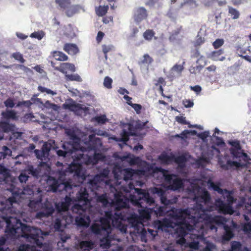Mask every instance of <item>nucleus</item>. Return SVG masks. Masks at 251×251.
Returning a JSON list of instances; mask_svg holds the SVG:
<instances>
[{
  "instance_id": "obj_1",
  "label": "nucleus",
  "mask_w": 251,
  "mask_h": 251,
  "mask_svg": "<svg viewBox=\"0 0 251 251\" xmlns=\"http://www.w3.org/2000/svg\"><path fill=\"white\" fill-rule=\"evenodd\" d=\"M66 133L70 140L64 143L62 145L63 150H57L56 153L58 156L71 157L74 161H79L80 163L74 162L69 165H63V168L58 171V179L50 176L47 183L50 190L53 192L65 191L70 195H66L63 201L55 203L57 212L60 213L67 211L72 205L71 210L73 213L78 215L75 217L77 225L87 227L94 215V208L90 205L88 193L85 188H81L77 191L75 198L72 196L71 193H74V189L77 188L79 185L73 183L70 177L67 178L66 176H72L82 182L84 176L80 163L94 165L102 159V154L97 152L101 150L102 143L100 138H95V134H92L89 136V145H86V147H83L80 144V138L77 132L68 129Z\"/></svg>"
},
{
  "instance_id": "obj_2",
  "label": "nucleus",
  "mask_w": 251,
  "mask_h": 251,
  "mask_svg": "<svg viewBox=\"0 0 251 251\" xmlns=\"http://www.w3.org/2000/svg\"><path fill=\"white\" fill-rule=\"evenodd\" d=\"M129 189H134L137 194V197L129 194L125 196L121 191L112 186H110V195L113 199H109L107 194H102L97 197V205L101 206L102 209L100 210L101 215L104 214V217L100 218L98 221H96L92 226V231L97 234L104 236L100 240V246L103 249H107L110 246L111 239L112 237V227L118 229L121 232L126 233V226L123 223V216L120 210L123 208L129 207L130 204L135 207L133 209L134 214L128 218V222L131 226L139 230L143 225L141 219L136 213L137 212L140 216L148 219L150 215L146 209L144 203L151 205L154 202L153 199L150 196L148 192L139 189L134 188L133 184H129Z\"/></svg>"
},
{
  "instance_id": "obj_3",
  "label": "nucleus",
  "mask_w": 251,
  "mask_h": 251,
  "mask_svg": "<svg viewBox=\"0 0 251 251\" xmlns=\"http://www.w3.org/2000/svg\"><path fill=\"white\" fill-rule=\"evenodd\" d=\"M38 193L34 194L33 191L29 188H25L15 192V194L8 199L0 201V218L6 225L5 232L14 238H19L20 240L29 242L30 244L21 245L17 251H38L36 247H41L42 245L43 235H47L39 229L31 227L21 223L19 218L21 213L19 210V198H29L26 195L33 196L39 195L41 191L37 190Z\"/></svg>"
},
{
  "instance_id": "obj_4",
  "label": "nucleus",
  "mask_w": 251,
  "mask_h": 251,
  "mask_svg": "<svg viewBox=\"0 0 251 251\" xmlns=\"http://www.w3.org/2000/svg\"><path fill=\"white\" fill-rule=\"evenodd\" d=\"M156 174L162 176L165 182L169 185V187L173 190H177L182 186V180L176 175L171 174L168 171L158 168Z\"/></svg>"
},
{
  "instance_id": "obj_5",
  "label": "nucleus",
  "mask_w": 251,
  "mask_h": 251,
  "mask_svg": "<svg viewBox=\"0 0 251 251\" xmlns=\"http://www.w3.org/2000/svg\"><path fill=\"white\" fill-rule=\"evenodd\" d=\"M144 126L145 124H143L140 121L124 124L123 126V129L121 133L120 140L126 143L128 140L129 135H136L137 129L142 128Z\"/></svg>"
},
{
  "instance_id": "obj_6",
  "label": "nucleus",
  "mask_w": 251,
  "mask_h": 251,
  "mask_svg": "<svg viewBox=\"0 0 251 251\" xmlns=\"http://www.w3.org/2000/svg\"><path fill=\"white\" fill-rule=\"evenodd\" d=\"M241 205H245L246 214L243 215L245 220L248 223L244 226V230L245 231H251V188L246 194L245 197L242 198Z\"/></svg>"
},
{
  "instance_id": "obj_7",
  "label": "nucleus",
  "mask_w": 251,
  "mask_h": 251,
  "mask_svg": "<svg viewBox=\"0 0 251 251\" xmlns=\"http://www.w3.org/2000/svg\"><path fill=\"white\" fill-rule=\"evenodd\" d=\"M54 140H49L43 145L41 150H35L34 152L36 157L42 161H46L51 149L55 148Z\"/></svg>"
},
{
  "instance_id": "obj_8",
  "label": "nucleus",
  "mask_w": 251,
  "mask_h": 251,
  "mask_svg": "<svg viewBox=\"0 0 251 251\" xmlns=\"http://www.w3.org/2000/svg\"><path fill=\"white\" fill-rule=\"evenodd\" d=\"M114 177L116 180V183L120 185L121 179L127 181L131 179L134 174L133 170L130 169H121L120 168L115 169L113 171Z\"/></svg>"
},
{
  "instance_id": "obj_9",
  "label": "nucleus",
  "mask_w": 251,
  "mask_h": 251,
  "mask_svg": "<svg viewBox=\"0 0 251 251\" xmlns=\"http://www.w3.org/2000/svg\"><path fill=\"white\" fill-rule=\"evenodd\" d=\"M108 171L107 170H104L102 173L96 175L93 178L89 179L88 182V187L92 191H95L100 186L101 182L108 176Z\"/></svg>"
},
{
  "instance_id": "obj_10",
  "label": "nucleus",
  "mask_w": 251,
  "mask_h": 251,
  "mask_svg": "<svg viewBox=\"0 0 251 251\" xmlns=\"http://www.w3.org/2000/svg\"><path fill=\"white\" fill-rule=\"evenodd\" d=\"M64 108L74 111L75 114L82 116L85 114L88 110V108L84 105L77 103L75 101H72L69 103L63 104Z\"/></svg>"
},
{
  "instance_id": "obj_11",
  "label": "nucleus",
  "mask_w": 251,
  "mask_h": 251,
  "mask_svg": "<svg viewBox=\"0 0 251 251\" xmlns=\"http://www.w3.org/2000/svg\"><path fill=\"white\" fill-rule=\"evenodd\" d=\"M54 208L53 205L47 202L45 203L42 210L36 214V217L39 219H42L50 216L54 212Z\"/></svg>"
},
{
  "instance_id": "obj_12",
  "label": "nucleus",
  "mask_w": 251,
  "mask_h": 251,
  "mask_svg": "<svg viewBox=\"0 0 251 251\" xmlns=\"http://www.w3.org/2000/svg\"><path fill=\"white\" fill-rule=\"evenodd\" d=\"M230 144L233 147V149L231 150V153L235 157H243L244 159L247 158V154L242 152L238 141H231L230 142Z\"/></svg>"
},
{
  "instance_id": "obj_13",
  "label": "nucleus",
  "mask_w": 251,
  "mask_h": 251,
  "mask_svg": "<svg viewBox=\"0 0 251 251\" xmlns=\"http://www.w3.org/2000/svg\"><path fill=\"white\" fill-rule=\"evenodd\" d=\"M77 251H95V245L90 241H81L75 245Z\"/></svg>"
},
{
  "instance_id": "obj_14",
  "label": "nucleus",
  "mask_w": 251,
  "mask_h": 251,
  "mask_svg": "<svg viewBox=\"0 0 251 251\" xmlns=\"http://www.w3.org/2000/svg\"><path fill=\"white\" fill-rule=\"evenodd\" d=\"M148 16L146 9L143 7H140L137 8L134 12V20L136 23H140L144 19H145Z\"/></svg>"
},
{
  "instance_id": "obj_15",
  "label": "nucleus",
  "mask_w": 251,
  "mask_h": 251,
  "mask_svg": "<svg viewBox=\"0 0 251 251\" xmlns=\"http://www.w3.org/2000/svg\"><path fill=\"white\" fill-rule=\"evenodd\" d=\"M151 192L153 194H157L159 197L161 202L164 205H168L172 203V201L168 200L165 196V192L158 188H153L151 189Z\"/></svg>"
},
{
  "instance_id": "obj_16",
  "label": "nucleus",
  "mask_w": 251,
  "mask_h": 251,
  "mask_svg": "<svg viewBox=\"0 0 251 251\" xmlns=\"http://www.w3.org/2000/svg\"><path fill=\"white\" fill-rule=\"evenodd\" d=\"M12 178L10 176L9 171L0 166V184L3 183H8L9 181H11Z\"/></svg>"
},
{
  "instance_id": "obj_17",
  "label": "nucleus",
  "mask_w": 251,
  "mask_h": 251,
  "mask_svg": "<svg viewBox=\"0 0 251 251\" xmlns=\"http://www.w3.org/2000/svg\"><path fill=\"white\" fill-rule=\"evenodd\" d=\"M83 8L82 6L78 4L70 5L67 7L64 12L69 17H72L75 14L78 13Z\"/></svg>"
},
{
  "instance_id": "obj_18",
  "label": "nucleus",
  "mask_w": 251,
  "mask_h": 251,
  "mask_svg": "<svg viewBox=\"0 0 251 251\" xmlns=\"http://www.w3.org/2000/svg\"><path fill=\"white\" fill-rule=\"evenodd\" d=\"M37 199H30L28 205L29 208L33 211H37L41 207L42 198L41 195L39 194L36 197Z\"/></svg>"
},
{
  "instance_id": "obj_19",
  "label": "nucleus",
  "mask_w": 251,
  "mask_h": 251,
  "mask_svg": "<svg viewBox=\"0 0 251 251\" xmlns=\"http://www.w3.org/2000/svg\"><path fill=\"white\" fill-rule=\"evenodd\" d=\"M56 69L65 74H67V70H69L72 72L75 71V65L69 63H63L61 64L60 67L56 68Z\"/></svg>"
},
{
  "instance_id": "obj_20",
  "label": "nucleus",
  "mask_w": 251,
  "mask_h": 251,
  "mask_svg": "<svg viewBox=\"0 0 251 251\" xmlns=\"http://www.w3.org/2000/svg\"><path fill=\"white\" fill-rule=\"evenodd\" d=\"M183 70V66L182 65L176 64L170 70V75L171 77H175L180 75Z\"/></svg>"
},
{
  "instance_id": "obj_21",
  "label": "nucleus",
  "mask_w": 251,
  "mask_h": 251,
  "mask_svg": "<svg viewBox=\"0 0 251 251\" xmlns=\"http://www.w3.org/2000/svg\"><path fill=\"white\" fill-rule=\"evenodd\" d=\"M153 59L148 54H145L139 62V64L141 67L145 66L147 69L148 66L152 63Z\"/></svg>"
},
{
  "instance_id": "obj_22",
  "label": "nucleus",
  "mask_w": 251,
  "mask_h": 251,
  "mask_svg": "<svg viewBox=\"0 0 251 251\" xmlns=\"http://www.w3.org/2000/svg\"><path fill=\"white\" fill-rule=\"evenodd\" d=\"M3 118L6 120L12 119L16 120L18 119L17 113L13 110H6L1 113Z\"/></svg>"
},
{
  "instance_id": "obj_23",
  "label": "nucleus",
  "mask_w": 251,
  "mask_h": 251,
  "mask_svg": "<svg viewBox=\"0 0 251 251\" xmlns=\"http://www.w3.org/2000/svg\"><path fill=\"white\" fill-rule=\"evenodd\" d=\"M64 50L69 54L74 55L78 52V49L75 44H66L64 47Z\"/></svg>"
},
{
  "instance_id": "obj_24",
  "label": "nucleus",
  "mask_w": 251,
  "mask_h": 251,
  "mask_svg": "<svg viewBox=\"0 0 251 251\" xmlns=\"http://www.w3.org/2000/svg\"><path fill=\"white\" fill-rule=\"evenodd\" d=\"M28 175H31L34 177H38L42 175L41 173V168L39 167L37 168H34L32 166L28 167L27 170H26Z\"/></svg>"
},
{
  "instance_id": "obj_25",
  "label": "nucleus",
  "mask_w": 251,
  "mask_h": 251,
  "mask_svg": "<svg viewBox=\"0 0 251 251\" xmlns=\"http://www.w3.org/2000/svg\"><path fill=\"white\" fill-rule=\"evenodd\" d=\"M223 53V51L220 50L212 52L209 57L214 61H223L225 59V57L223 56H221Z\"/></svg>"
},
{
  "instance_id": "obj_26",
  "label": "nucleus",
  "mask_w": 251,
  "mask_h": 251,
  "mask_svg": "<svg viewBox=\"0 0 251 251\" xmlns=\"http://www.w3.org/2000/svg\"><path fill=\"white\" fill-rule=\"evenodd\" d=\"M1 153H2L3 158H5L6 156L7 155H10L13 158H14L15 159H19L20 157H23V155L22 154H18L15 156H14L12 154L11 151L6 146H3L2 147V151Z\"/></svg>"
},
{
  "instance_id": "obj_27",
  "label": "nucleus",
  "mask_w": 251,
  "mask_h": 251,
  "mask_svg": "<svg viewBox=\"0 0 251 251\" xmlns=\"http://www.w3.org/2000/svg\"><path fill=\"white\" fill-rule=\"evenodd\" d=\"M66 222L63 218H57L54 223V228L56 230H62V227L65 225Z\"/></svg>"
},
{
  "instance_id": "obj_28",
  "label": "nucleus",
  "mask_w": 251,
  "mask_h": 251,
  "mask_svg": "<svg viewBox=\"0 0 251 251\" xmlns=\"http://www.w3.org/2000/svg\"><path fill=\"white\" fill-rule=\"evenodd\" d=\"M55 3L64 11L71 4L70 0H55Z\"/></svg>"
},
{
  "instance_id": "obj_29",
  "label": "nucleus",
  "mask_w": 251,
  "mask_h": 251,
  "mask_svg": "<svg viewBox=\"0 0 251 251\" xmlns=\"http://www.w3.org/2000/svg\"><path fill=\"white\" fill-rule=\"evenodd\" d=\"M197 6V4L194 0H186L180 4V8L184 7L186 8H194Z\"/></svg>"
},
{
  "instance_id": "obj_30",
  "label": "nucleus",
  "mask_w": 251,
  "mask_h": 251,
  "mask_svg": "<svg viewBox=\"0 0 251 251\" xmlns=\"http://www.w3.org/2000/svg\"><path fill=\"white\" fill-rule=\"evenodd\" d=\"M176 162L178 164V166L180 168H183L185 166L186 158L184 156H179L175 158Z\"/></svg>"
},
{
  "instance_id": "obj_31",
  "label": "nucleus",
  "mask_w": 251,
  "mask_h": 251,
  "mask_svg": "<svg viewBox=\"0 0 251 251\" xmlns=\"http://www.w3.org/2000/svg\"><path fill=\"white\" fill-rule=\"evenodd\" d=\"M53 56L56 60L59 61H66L68 60V56L64 53L60 51H54Z\"/></svg>"
},
{
  "instance_id": "obj_32",
  "label": "nucleus",
  "mask_w": 251,
  "mask_h": 251,
  "mask_svg": "<svg viewBox=\"0 0 251 251\" xmlns=\"http://www.w3.org/2000/svg\"><path fill=\"white\" fill-rule=\"evenodd\" d=\"M43 106L49 109H51L54 111H58L59 109V106L57 105L50 102L49 100L46 101L43 104Z\"/></svg>"
},
{
  "instance_id": "obj_33",
  "label": "nucleus",
  "mask_w": 251,
  "mask_h": 251,
  "mask_svg": "<svg viewBox=\"0 0 251 251\" xmlns=\"http://www.w3.org/2000/svg\"><path fill=\"white\" fill-rule=\"evenodd\" d=\"M108 9V6H100L98 7H96V12L99 16H102L104 15Z\"/></svg>"
},
{
  "instance_id": "obj_34",
  "label": "nucleus",
  "mask_w": 251,
  "mask_h": 251,
  "mask_svg": "<svg viewBox=\"0 0 251 251\" xmlns=\"http://www.w3.org/2000/svg\"><path fill=\"white\" fill-rule=\"evenodd\" d=\"M66 79L70 81H76L78 82H81L82 81L81 77L77 74H65Z\"/></svg>"
},
{
  "instance_id": "obj_35",
  "label": "nucleus",
  "mask_w": 251,
  "mask_h": 251,
  "mask_svg": "<svg viewBox=\"0 0 251 251\" xmlns=\"http://www.w3.org/2000/svg\"><path fill=\"white\" fill-rule=\"evenodd\" d=\"M28 175L26 170H25L21 172L20 175L18 177V179L20 183H24L26 182V181L28 180Z\"/></svg>"
},
{
  "instance_id": "obj_36",
  "label": "nucleus",
  "mask_w": 251,
  "mask_h": 251,
  "mask_svg": "<svg viewBox=\"0 0 251 251\" xmlns=\"http://www.w3.org/2000/svg\"><path fill=\"white\" fill-rule=\"evenodd\" d=\"M228 13L233 19H237L239 18V12L232 7H228Z\"/></svg>"
},
{
  "instance_id": "obj_37",
  "label": "nucleus",
  "mask_w": 251,
  "mask_h": 251,
  "mask_svg": "<svg viewBox=\"0 0 251 251\" xmlns=\"http://www.w3.org/2000/svg\"><path fill=\"white\" fill-rule=\"evenodd\" d=\"M114 47L111 44L103 45L102 46V50L103 52L105 54V58L106 59L107 58V53L110 51L114 50Z\"/></svg>"
},
{
  "instance_id": "obj_38",
  "label": "nucleus",
  "mask_w": 251,
  "mask_h": 251,
  "mask_svg": "<svg viewBox=\"0 0 251 251\" xmlns=\"http://www.w3.org/2000/svg\"><path fill=\"white\" fill-rule=\"evenodd\" d=\"M154 33L152 30L148 29L147 30L143 33V37L144 39L147 41H150L151 40L152 38L154 37Z\"/></svg>"
},
{
  "instance_id": "obj_39",
  "label": "nucleus",
  "mask_w": 251,
  "mask_h": 251,
  "mask_svg": "<svg viewBox=\"0 0 251 251\" xmlns=\"http://www.w3.org/2000/svg\"><path fill=\"white\" fill-rule=\"evenodd\" d=\"M38 90L42 93H46L47 94L52 96H54L57 94V93L55 91H53L50 89L41 86H39L38 87Z\"/></svg>"
},
{
  "instance_id": "obj_40",
  "label": "nucleus",
  "mask_w": 251,
  "mask_h": 251,
  "mask_svg": "<svg viewBox=\"0 0 251 251\" xmlns=\"http://www.w3.org/2000/svg\"><path fill=\"white\" fill-rule=\"evenodd\" d=\"M95 134H97L98 135H100V136H105V137H108L109 139L113 140H115L116 141H122L121 140H120V137L119 138H117L115 136H112V137H109V134H108V133L107 132H104V131H101V130H98V131H97L95 133Z\"/></svg>"
},
{
  "instance_id": "obj_41",
  "label": "nucleus",
  "mask_w": 251,
  "mask_h": 251,
  "mask_svg": "<svg viewBox=\"0 0 251 251\" xmlns=\"http://www.w3.org/2000/svg\"><path fill=\"white\" fill-rule=\"evenodd\" d=\"M12 129V126L6 122L0 123V130L4 132H8Z\"/></svg>"
},
{
  "instance_id": "obj_42",
  "label": "nucleus",
  "mask_w": 251,
  "mask_h": 251,
  "mask_svg": "<svg viewBox=\"0 0 251 251\" xmlns=\"http://www.w3.org/2000/svg\"><path fill=\"white\" fill-rule=\"evenodd\" d=\"M190 133L194 135L196 133V131L195 130H185L181 134L176 135L175 137H180L181 139H184L187 138V135L190 134Z\"/></svg>"
},
{
  "instance_id": "obj_43",
  "label": "nucleus",
  "mask_w": 251,
  "mask_h": 251,
  "mask_svg": "<svg viewBox=\"0 0 251 251\" xmlns=\"http://www.w3.org/2000/svg\"><path fill=\"white\" fill-rule=\"evenodd\" d=\"M224 228L225 230L226 233L224 236V238L225 240L228 241L232 238V237L233 236V234L227 226H225Z\"/></svg>"
},
{
  "instance_id": "obj_44",
  "label": "nucleus",
  "mask_w": 251,
  "mask_h": 251,
  "mask_svg": "<svg viewBox=\"0 0 251 251\" xmlns=\"http://www.w3.org/2000/svg\"><path fill=\"white\" fill-rule=\"evenodd\" d=\"M44 36L45 33L43 31H38L31 33L30 35V37L31 38H37V39L40 40L43 38Z\"/></svg>"
},
{
  "instance_id": "obj_45",
  "label": "nucleus",
  "mask_w": 251,
  "mask_h": 251,
  "mask_svg": "<svg viewBox=\"0 0 251 251\" xmlns=\"http://www.w3.org/2000/svg\"><path fill=\"white\" fill-rule=\"evenodd\" d=\"M113 82L112 79L109 76H106L104 78L103 86L107 88L111 89L112 88V83Z\"/></svg>"
},
{
  "instance_id": "obj_46",
  "label": "nucleus",
  "mask_w": 251,
  "mask_h": 251,
  "mask_svg": "<svg viewBox=\"0 0 251 251\" xmlns=\"http://www.w3.org/2000/svg\"><path fill=\"white\" fill-rule=\"evenodd\" d=\"M159 159L160 160L162 163L169 164L172 161V158L167 154H161Z\"/></svg>"
},
{
  "instance_id": "obj_47",
  "label": "nucleus",
  "mask_w": 251,
  "mask_h": 251,
  "mask_svg": "<svg viewBox=\"0 0 251 251\" xmlns=\"http://www.w3.org/2000/svg\"><path fill=\"white\" fill-rule=\"evenodd\" d=\"M197 64L199 65L197 67V69H201L206 64L205 58L203 56H201L197 61Z\"/></svg>"
},
{
  "instance_id": "obj_48",
  "label": "nucleus",
  "mask_w": 251,
  "mask_h": 251,
  "mask_svg": "<svg viewBox=\"0 0 251 251\" xmlns=\"http://www.w3.org/2000/svg\"><path fill=\"white\" fill-rule=\"evenodd\" d=\"M96 122L99 124H103L108 121V119L106 118V116L104 115L97 116L95 118Z\"/></svg>"
},
{
  "instance_id": "obj_49",
  "label": "nucleus",
  "mask_w": 251,
  "mask_h": 251,
  "mask_svg": "<svg viewBox=\"0 0 251 251\" xmlns=\"http://www.w3.org/2000/svg\"><path fill=\"white\" fill-rule=\"evenodd\" d=\"M142 232L143 235H150L152 236V238H154L156 235V231L151 229H148V231H146L145 229H142Z\"/></svg>"
},
{
  "instance_id": "obj_50",
  "label": "nucleus",
  "mask_w": 251,
  "mask_h": 251,
  "mask_svg": "<svg viewBox=\"0 0 251 251\" xmlns=\"http://www.w3.org/2000/svg\"><path fill=\"white\" fill-rule=\"evenodd\" d=\"M224 43V40L223 39H217L213 43V46L215 49L221 47Z\"/></svg>"
},
{
  "instance_id": "obj_51",
  "label": "nucleus",
  "mask_w": 251,
  "mask_h": 251,
  "mask_svg": "<svg viewBox=\"0 0 251 251\" xmlns=\"http://www.w3.org/2000/svg\"><path fill=\"white\" fill-rule=\"evenodd\" d=\"M5 239L2 237L0 239V251H11L8 248H5Z\"/></svg>"
},
{
  "instance_id": "obj_52",
  "label": "nucleus",
  "mask_w": 251,
  "mask_h": 251,
  "mask_svg": "<svg viewBox=\"0 0 251 251\" xmlns=\"http://www.w3.org/2000/svg\"><path fill=\"white\" fill-rule=\"evenodd\" d=\"M219 132H220V130L217 128H216L215 130V133L213 134L212 137L211 138V139L212 140H213L214 138L216 139L217 140L216 144L218 145H222V144H224V142H223V140L220 138L216 137L214 135L215 133H218Z\"/></svg>"
},
{
  "instance_id": "obj_53",
  "label": "nucleus",
  "mask_w": 251,
  "mask_h": 251,
  "mask_svg": "<svg viewBox=\"0 0 251 251\" xmlns=\"http://www.w3.org/2000/svg\"><path fill=\"white\" fill-rule=\"evenodd\" d=\"M12 57L16 60L19 61L21 63H24L25 59L23 58L22 55L19 52L14 53L12 54Z\"/></svg>"
},
{
  "instance_id": "obj_54",
  "label": "nucleus",
  "mask_w": 251,
  "mask_h": 251,
  "mask_svg": "<svg viewBox=\"0 0 251 251\" xmlns=\"http://www.w3.org/2000/svg\"><path fill=\"white\" fill-rule=\"evenodd\" d=\"M215 248L214 245L210 242H207L205 248L202 251H213Z\"/></svg>"
},
{
  "instance_id": "obj_55",
  "label": "nucleus",
  "mask_w": 251,
  "mask_h": 251,
  "mask_svg": "<svg viewBox=\"0 0 251 251\" xmlns=\"http://www.w3.org/2000/svg\"><path fill=\"white\" fill-rule=\"evenodd\" d=\"M4 104L8 108H13L15 105L13 100L10 98H8L4 101Z\"/></svg>"
},
{
  "instance_id": "obj_56",
  "label": "nucleus",
  "mask_w": 251,
  "mask_h": 251,
  "mask_svg": "<svg viewBox=\"0 0 251 251\" xmlns=\"http://www.w3.org/2000/svg\"><path fill=\"white\" fill-rule=\"evenodd\" d=\"M70 238V236L69 235H64L62 234L61 236V241H59L57 243V245L58 247H60L62 246L63 243H65L66 240Z\"/></svg>"
},
{
  "instance_id": "obj_57",
  "label": "nucleus",
  "mask_w": 251,
  "mask_h": 251,
  "mask_svg": "<svg viewBox=\"0 0 251 251\" xmlns=\"http://www.w3.org/2000/svg\"><path fill=\"white\" fill-rule=\"evenodd\" d=\"M128 104L130 105L137 113H140L142 106L139 104H134L132 102H128Z\"/></svg>"
},
{
  "instance_id": "obj_58",
  "label": "nucleus",
  "mask_w": 251,
  "mask_h": 251,
  "mask_svg": "<svg viewBox=\"0 0 251 251\" xmlns=\"http://www.w3.org/2000/svg\"><path fill=\"white\" fill-rule=\"evenodd\" d=\"M183 105L186 108L192 107L193 105V102L190 100H184L182 101Z\"/></svg>"
},
{
  "instance_id": "obj_59",
  "label": "nucleus",
  "mask_w": 251,
  "mask_h": 251,
  "mask_svg": "<svg viewBox=\"0 0 251 251\" xmlns=\"http://www.w3.org/2000/svg\"><path fill=\"white\" fill-rule=\"evenodd\" d=\"M32 104L31 102H30L29 100L27 101H19L17 104V107L21 106L23 105L26 106V107H29Z\"/></svg>"
},
{
  "instance_id": "obj_60",
  "label": "nucleus",
  "mask_w": 251,
  "mask_h": 251,
  "mask_svg": "<svg viewBox=\"0 0 251 251\" xmlns=\"http://www.w3.org/2000/svg\"><path fill=\"white\" fill-rule=\"evenodd\" d=\"M228 164L230 165L231 166H234L237 168L244 166L243 163H241L240 162H238L235 161H228Z\"/></svg>"
},
{
  "instance_id": "obj_61",
  "label": "nucleus",
  "mask_w": 251,
  "mask_h": 251,
  "mask_svg": "<svg viewBox=\"0 0 251 251\" xmlns=\"http://www.w3.org/2000/svg\"><path fill=\"white\" fill-rule=\"evenodd\" d=\"M209 135V131H205L199 134V137L201 138L203 141H205L206 138Z\"/></svg>"
},
{
  "instance_id": "obj_62",
  "label": "nucleus",
  "mask_w": 251,
  "mask_h": 251,
  "mask_svg": "<svg viewBox=\"0 0 251 251\" xmlns=\"http://www.w3.org/2000/svg\"><path fill=\"white\" fill-rule=\"evenodd\" d=\"M122 161L127 159L128 161L131 165L135 164V160L133 158H129L127 156H124L121 158Z\"/></svg>"
},
{
  "instance_id": "obj_63",
  "label": "nucleus",
  "mask_w": 251,
  "mask_h": 251,
  "mask_svg": "<svg viewBox=\"0 0 251 251\" xmlns=\"http://www.w3.org/2000/svg\"><path fill=\"white\" fill-rule=\"evenodd\" d=\"M241 246L240 243L237 242H234L232 243L231 248L233 250L238 249Z\"/></svg>"
},
{
  "instance_id": "obj_64",
  "label": "nucleus",
  "mask_w": 251,
  "mask_h": 251,
  "mask_svg": "<svg viewBox=\"0 0 251 251\" xmlns=\"http://www.w3.org/2000/svg\"><path fill=\"white\" fill-rule=\"evenodd\" d=\"M191 89L194 91H195L196 93L198 94L199 93L201 90V86L199 85L195 86H191Z\"/></svg>"
}]
</instances>
